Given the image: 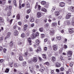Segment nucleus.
Segmentation results:
<instances>
[{
  "label": "nucleus",
  "instance_id": "obj_1",
  "mask_svg": "<svg viewBox=\"0 0 74 74\" xmlns=\"http://www.w3.org/2000/svg\"><path fill=\"white\" fill-rule=\"evenodd\" d=\"M72 53H73L72 51H69L68 52L67 55H68V56L69 57V58L71 57V56H72Z\"/></svg>",
  "mask_w": 74,
  "mask_h": 74
},
{
  "label": "nucleus",
  "instance_id": "obj_2",
  "mask_svg": "<svg viewBox=\"0 0 74 74\" xmlns=\"http://www.w3.org/2000/svg\"><path fill=\"white\" fill-rule=\"evenodd\" d=\"M11 34V32H9L7 34V36L5 37V40L8 38H9L10 36V35Z\"/></svg>",
  "mask_w": 74,
  "mask_h": 74
},
{
  "label": "nucleus",
  "instance_id": "obj_3",
  "mask_svg": "<svg viewBox=\"0 0 74 74\" xmlns=\"http://www.w3.org/2000/svg\"><path fill=\"white\" fill-rule=\"evenodd\" d=\"M69 31L71 34H72V33H74V29L73 28H69Z\"/></svg>",
  "mask_w": 74,
  "mask_h": 74
},
{
  "label": "nucleus",
  "instance_id": "obj_4",
  "mask_svg": "<svg viewBox=\"0 0 74 74\" xmlns=\"http://www.w3.org/2000/svg\"><path fill=\"white\" fill-rule=\"evenodd\" d=\"M71 16V13H68L66 16V18L67 19H69L70 17Z\"/></svg>",
  "mask_w": 74,
  "mask_h": 74
},
{
  "label": "nucleus",
  "instance_id": "obj_5",
  "mask_svg": "<svg viewBox=\"0 0 74 74\" xmlns=\"http://www.w3.org/2000/svg\"><path fill=\"white\" fill-rule=\"evenodd\" d=\"M53 50L54 51H57L58 49V47L57 46L54 45L53 46Z\"/></svg>",
  "mask_w": 74,
  "mask_h": 74
},
{
  "label": "nucleus",
  "instance_id": "obj_6",
  "mask_svg": "<svg viewBox=\"0 0 74 74\" xmlns=\"http://www.w3.org/2000/svg\"><path fill=\"white\" fill-rule=\"evenodd\" d=\"M64 23L66 25H70V22L69 21H66L64 22Z\"/></svg>",
  "mask_w": 74,
  "mask_h": 74
},
{
  "label": "nucleus",
  "instance_id": "obj_7",
  "mask_svg": "<svg viewBox=\"0 0 74 74\" xmlns=\"http://www.w3.org/2000/svg\"><path fill=\"white\" fill-rule=\"evenodd\" d=\"M59 14H60V13L58 11H56L54 13V15L56 16H58L59 15Z\"/></svg>",
  "mask_w": 74,
  "mask_h": 74
},
{
  "label": "nucleus",
  "instance_id": "obj_8",
  "mask_svg": "<svg viewBox=\"0 0 74 74\" xmlns=\"http://www.w3.org/2000/svg\"><path fill=\"white\" fill-rule=\"evenodd\" d=\"M27 41L29 43V45H31L32 44V40H31V38H29L27 39Z\"/></svg>",
  "mask_w": 74,
  "mask_h": 74
},
{
  "label": "nucleus",
  "instance_id": "obj_9",
  "mask_svg": "<svg viewBox=\"0 0 74 74\" xmlns=\"http://www.w3.org/2000/svg\"><path fill=\"white\" fill-rule=\"evenodd\" d=\"M27 26H28V25L27 24H25L23 26V30L24 31H25L27 29Z\"/></svg>",
  "mask_w": 74,
  "mask_h": 74
},
{
  "label": "nucleus",
  "instance_id": "obj_10",
  "mask_svg": "<svg viewBox=\"0 0 74 74\" xmlns=\"http://www.w3.org/2000/svg\"><path fill=\"white\" fill-rule=\"evenodd\" d=\"M64 5H65L64 3L62 2L60 3V7H63L64 6Z\"/></svg>",
  "mask_w": 74,
  "mask_h": 74
},
{
  "label": "nucleus",
  "instance_id": "obj_11",
  "mask_svg": "<svg viewBox=\"0 0 74 74\" xmlns=\"http://www.w3.org/2000/svg\"><path fill=\"white\" fill-rule=\"evenodd\" d=\"M70 10L72 12H74V7L72 6L70 7Z\"/></svg>",
  "mask_w": 74,
  "mask_h": 74
},
{
  "label": "nucleus",
  "instance_id": "obj_12",
  "mask_svg": "<svg viewBox=\"0 0 74 74\" xmlns=\"http://www.w3.org/2000/svg\"><path fill=\"white\" fill-rule=\"evenodd\" d=\"M18 32L17 31H15L14 32V35L16 36H18Z\"/></svg>",
  "mask_w": 74,
  "mask_h": 74
},
{
  "label": "nucleus",
  "instance_id": "obj_13",
  "mask_svg": "<svg viewBox=\"0 0 74 74\" xmlns=\"http://www.w3.org/2000/svg\"><path fill=\"white\" fill-rule=\"evenodd\" d=\"M13 4L15 5V7H17V3H16V0H14Z\"/></svg>",
  "mask_w": 74,
  "mask_h": 74
},
{
  "label": "nucleus",
  "instance_id": "obj_14",
  "mask_svg": "<svg viewBox=\"0 0 74 74\" xmlns=\"http://www.w3.org/2000/svg\"><path fill=\"white\" fill-rule=\"evenodd\" d=\"M61 66V65L60 64L58 63H57V64H56V67H60Z\"/></svg>",
  "mask_w": 74,
  "mask_h": 74
},
{
  "label": "nucleus",
  "instance_id": "obj_15",
  "mask_svg": "<svg viewBox=\"0 0 74 74\" xmlns=\"http://www.w3.org/2000/svg\"><path fill=\"white\" fill-rule=\"evenodd\" d=\"M41 16V14L40 12H38L37 14L38 18H40Z\"/></svg>",
  "mask_w": 74,
  "mask_h": 74
},
{
  "label": "nucleus",
  "instance_id": "obj_16",
  "mask_svg": "<svg viewBox=\"0 0 74 74\" xmlns=\"http://www.w3.org/2000/svg\"><path fill=\"white\" fill-rule=\"evenodd\" d=\"M57 23H52V26L54 27H55L57 26Z\"/></svg>",
  "mask_w": 74,
  "mask_h": 74
},
{
  "label": "nucleus",
  "instance_id": "obj_17",
  "mask_svg": "<svg viewBox=\"0 0 74 74\" xmlns=\"http://www.w3.org/2000/svg\"><path fill=\"white\" fill-rule=\"evenodd\" d=\"M34 21V18L33 17H31L30 18V21L31 22H33Z\"/></svg>",
  "mask_w": 74,
  "mask_h": 74
},
{
  "label": "nucleus",
  "instance_id": "obj_18",
  "mask_svg": "<svg viewBox=\"0 0 74 74\" xmlns=\"http://www.w3.org/2000/svg\"><path fill=\"white\" fill-rule=\"evenodd\" d=\"M13 42L11 41L10 42V43H9V45L10 47H12V46H13Z\"/></svg>",
  "mask_w": 74,
  "mask_h": 74
},
{
  "label": "nucleus",
  "instance_id": "obj_19",
  "mask_svg": "<svg viewBox=\"0 0 74 74\" xmlns=\"http://www.w3.org/2000/svg\"><path fill=\"white\" fill-rule=\"evenodd\" d=\"M4 22V20L2 17H0V22L2 23Z\"/></svg>",
  "mask_w": 74,
  "mask_h": 74
},
{
  "label": "nucleus",
  "instance_id": "obj_20",
  "mask_svg": "<svg viewBox=\"0 0 74 74\" xmlns=\"http://www.w3.org/2000/svg\"><path fill=\"white\" fill-rule=\"evenodd\" d=\"M11 15V11H9L8 12L7 14V16H10Z\"/></svg>",
  "mask_w": 74,
  "mask_h": 74
},
{
  "label": "nucleus",
  "instance_id": "obj_21",
  "mask_svg": "<svg viewBox=\"0 0 74 74\" xmlns=\"http://www.w3.org/2000/svg\"><path fill=\"white\" fill-rule=\"evenodd\" d=\"M37 58L36 57H34V59H33V61L34 62H37Z\"/></svg>",
  "mask_w": 74,
  "mask_h": 74
},
{
  "label": "nucleus",
  "instance_id": "obj_22",
  "mask_svg": "<svg viewBox=\"0 0 74 74\" xmlns=\"http://www.w3.org/2000/svg\"><path fill=\"white\" fill-rule=\"evenodd\" d=\"M19 60L20 61H22V60H23L22 56H19Z\"/></svg>",
  "mask_w": 74,
  "mask_h": 74
},
{
  "label": "nucleus",
  "instance_id": "obj_23",
  "mask_svg": "<svg viewBox=\"0 0 74 74\" xmlns=\"http://www.w3.org/2000/svg\"><path fill=\"white\" fill-rule=\"evenodd\" d=\"M16 18L17 19H20V15H19V14H17L16 17Z\"/></svg>",
  "mask_w": 74,
  "mask_h": 74
},
{
  "label": "nucleus",
  "instance_id": "obj_24",
  "mask_svg": "<svg viewBox=\"0 0 74 74\" xmlns=\"http://www.w3.org/2000/svg\"><path fill=\"white\" fill-rule=\"evenodd\" d=\"M41 4L42 5H45L46 4V2L44 1H42L41 2Z\"/></svg>",
  "mask_w": 74,
  "mask_h": 74
},
{
  "label": "nucleus",
  "instance_id": "obj_25",
  "mask_svg": "<svg viewBox=\"0 0 74 74\" xmlns=\"http://www.w3.org/2000/svg\"><path fill=\"white\" fill-rule=\"evenodd\" d=\"M32 36L34 38H36L37 37V34H32Z\"/></svg>",
  "mask_w": 74,
  "mask_h": 74
},
{
  "label": "nucleus",
  "instance_id": "obj_26",
  "mask_svg": "<svg viewBox=\"0 0 74 74\" xmlns=\"http://www.w3.org/2000/svg\"><path fill=\"white\" fill-rule=\"evenodd\" d=\"M39 30L41 32H42L44 31V29L43 28L40 27L39 29Z\"/></svg>",
  "mask_w": 74,
  "mask_h": 74
},
{
  "label": "nucleus",
  "instance_id": "obj_27",
  "mask_svg": "<svg viewBox=\"0 0 74 74\" xmlns=\"http://www.w3.org/2000/svg\"><path fill=\"white\" fill-rule=\"evenodd\" d=\"M41 10L42 11H44V12H47V10L45 8H42Z\"/></svg>",
  "mask_w": 74,
  "mask_h": 74
},
{
  "label": "nucleus",
  "instance_id": "obj_28",
  "mask_svg": "<svg viewBox=\"0 0 74 74\" xmlns=\"http://www.w3.org/2000/svg\"><path fill=\"white\" fill-rule=\"evenodd\" d=\"M38 51L39 52H41V48L40 47V46H39L38 48Z\"/></svg>",
  "mask_w": 74,
  "mask_h": 74
},
{
  "label": "nucleus",
  "instance_id": "obj_29",
  "mask_svg": "<svg viewBox=\"0 0 74 74\" xmlns=\"http://www.w3.org/2000/svg\"><path fill=\"white\" fill-rule=\"evenodd\" d=\"M14 66L15 67H18L19 66V64H18L15 63L14 64Z\"/></svg>",
  "mask_w": 74,
  "mask_h": 74
},
{
  "label": "nucleus",
  "instance_id": "obj_30",
  "mask_svg": "<svg viewBox=\"0 0 74 74\" xmlns=\"http://www.w3.org/2000/svg\"><path fill=\"white\" fill-rule=\"evenodd\" d=\"M52 61H55L56 58H55V57H52Z\"/></svg>",
  "mask_w": 74,
  "mask_h": 74
},
{
  "label": "nucleus",
  "instance_id": "obj_31",
  "mask_svg": "<svg viewBox=\"0 0 74 74\" xmlns=\"http://www.w3.org/2000/svg\"><path fill=\"white\" fill-rule=\"evenodd\" d=\"M21 36L22 37V38H24L25 37V34L24 33H23L21 35Z\"/></svg>",
  "mask_w": 74,
  "mask_h": 74
},
{
  "label": "nucleus",
  "instance_id": "obj_32",
  "mask_svg": "<svg viewBox=\"0 0 74 74\" xmlns=\"http://www.w3.org/2000/svg\"><path fill=\"white\" fill-rule=\"evenodd\" d=\"M45 65H47V66H48L49 65V63L48 62H47L44 63Z\"/></svg>",
  "mask_w": 74,
  "mask_h": 74
},
{
  "label": "nucleus",
  "instance_id": "obj_33",
  "mask_svg": "<svg viewBox=\"0 0 74 74\" xmlns=\"http://www.w3.org/2000/svg\"><path fill=\"white\" fill-rule=\"evenodd\" d=\"M9 69L7 68L5 71V73H8L9 72Z\"/></svg>",
  "mask_w": 74,
  "mask_h": 74
},
{
  "label": "nucleus",
  "instance_id": "obj_34",
  "mask_svg": "<svg viewBox=\"0 0 74 74\" xmlns=\"http://www.w3.org/2000/svg\"><path fill=\"white\" fill-rule=\"evenodd\" d=\"M8 9H9V6H7L5 9V10L7 11Z\"/></svg>",
  "mask_w": 74,
  "mask_h": 74
},
{
  "label": "nucleus",
  "instance_id": "obj_35",
  "mask_svg": "<svg viewBox=\"0 0 74 74\" xmlns=\"http://www.w3.org/2000/svg\"><path fill=\"white\" fill-rule=\"evenodd\" d=\"M57 39L58 40H61V37H56Z\"/></svg>",
  "mask_w": 74,
  "mask_h": 74
},
{
  "label": "nucleus",
  "instance_id": "obj_36",
  "mask_svg": "<svg viewBox=\"0 0 74 74\" xmlns=\"http://www.w3.org/2000/svg\"><path fill=\"white\" fill-rule=\"evenodd\" d=\"M21 3H22V0H19V4L20 5V8H21Z\"/></svg>",
  "mask_w": 74,
  "mask_h": 74
},
{
  "label": "nucleus",
  "instance_id": "obj_37",
  "mask_svg": "<svg viewBox=\"0 0 74 74\" xmlns=\"http://www.w3.org/2000/svg\"><path fill=\"white\" fill-rule=\"evenodd\" d=\"M44 51H47V47H44Z\"/></svg>",
  "mask_w": 74,
  "mask_h": 74
},
{
  "label": "nucleus",
  "instance_id": "obj_38",
  "mask_svg": "<svg viewBox=\"0 0 74 74\" xmlns=\"http://www.w3.org/2000/svg\"><path fill=\"white\" fill-rule=\"evenodd\" d=\"M27 8H29L30 7V4L29 3H28L27 4Z\"/></svg>",
  "mask_w": 74,
  "mask_h": 74
},
{
  "label": "nucleus",
  "instance_id": "obj_39",
  "mask_svg": "<svg viewBox=\"0 0 74 74\" xmlns=\"http://www.w3.org/2000/svg\"><path fill=\"white\" fill-rule=\"evenodd\" d=\"M29 68L30 70H33V67L32 66H31L30 67H29Z\"/></svg>",
  "mask_w": 74,
  "mask_h": 74
},
{
  "label": "nucleus",
  "instance_id": "obj_40",
  "mask_svg": "<svg viewBox=\"0 0 74 74\" xmlns=\"http://www.w3.org/2000/svg\"><path fill=\"white\" fill-rule=\"evenodd\" d=\"M30 11H31V10L30 9L27 10V14H29L30 12Z\"/></svg>",
  "mask_w": 74,
  "mask_h": 74
},
{
  "label": "nucleus",
  "instance_id": "obj_41",
  "mask_svg": "<svg viewBox=\"0 0 74 74\" xmlns=\"http://www.w3.org/2000/svg\"><path fill=\"white\" fill-rule=\"evenodd\" d=\"M38 10H41V6L40 5H38Z\"/></svg>",
  "mask_w": 74,
  "mask_h": 74
},
{
  "label": "nucleus",
  "instance_id": "obj_42",
  "mask_svg": "<svg viewBox=\"0 0 74 74\" xmlns=\"http://www.w3.org/2000/svg\"><path fill=\"white\" fill-rule=\"evenodd\" d=\"M62 16H60L58 17V19H62Z\"/></svg>",
  "mask_w": 74,
  "mask_h": 74
},
{
  "label": "nucleus",
  "instance_id": "obj_43",
  "mask_svg": "<svg viewBox=\"0 0 74 74\" xmlns=\"http://www.w3.org/2000/svg\"><path fill=\"white\" fill-rule=\"evenodd\" d=\"M45 37V35H44V34H41V38H44Z\"/></svg>",
  "mask_w": 74,
  "mask_h": 74
},
{
  "label": "nucleus",
  "instance_id": "obj_44",
  "mask_svg": "<svg viewBox=\"0 0 74 74\" xmlns=\"http://www.w3.org/2000/svg\"><path fill=\"white\" fill-rule=\"evenodd\" d=\"M38 58L39 60V61H40V62H41V61H42V59H41V58H40V57H38Z\"/></svg>",
  "mask_w": 74,
  "mask_h": 74
},
{
  "label": "nucleus",
  "instance_id": "obj_45",
  "mask_svg": "<svg viewBox=\"0 0 74 74\" xmlns=\"http://www.w3.org/2000/svg\"><path fill=\"white\" fill-rule=\"evenodd\" d=\"M12 64H13L12 62H11L9 64L10 66V67H12Z\"/></svg>",
  "mask_w": 74,
  "mask_h": 74
},
{
  "label": "nucleus",
  "instance_id": "obj_46",
  "mask_svg": "<svg viewBox=\"0 0 74 74\" xmlns=\"http://www.w3.org/2000/svg\"><path fill=\"white\" fill-rule=\"evenodd\" d=\"M3 37H1L0 38V41H3Z\"/></svg>",
  "mask_w": 74,
  "mask_h": 74
},
{
  "label": "nucleus",
  "instance_id": "obj_47",
  "mask_svg": "<svg viewBox=\"0 0 74 74\" xmlns=\"http://www.w3.org/2000/svg\"><path fill=\"white\" fill-rule=\"evenodd\" d=\"M18 23L19 25H20V26H21V25H22V22H18Z\"/></svg>",
  "mask_w": 74,
  "mask_h": 74
},
{
  "label": "nucleus",
  "instance_id": "obj_48",
  "mask_svg": "<svg viewBox=\"0 0 74 74\" xmlns=\"http://www.w3.org/2000/svg\"><path fill=\"white\" fill-rule=\"evenodd\" d=\"M26 64V62H23V66H25Z\"/></svg>",
  "mask_w": 74,
  "mask_h": 74
},
{
  "label": "nucleus",
  "instance_id": "obj_49",
  "mask_svg": "<svg viewBox=\"0 0 74 74\" xmlns=\"http://www.w3.org/2000/svg\"><path fill=\"white\" fill-rule=\"evenodd\" d=\"M9 9H10V10L12 9V6L10 5L9 6Z\"/></svg>",
  "mask_w": 74,
  "mask_h": 74
},
{
  "label": "nucleus",
  "instance_id": "obj_50",
  "mask_svg": "<svg viewBox=\"0 0 74 74\" xmlns=\"http://www.w3.org/2000/svg\"><path fill=\"white\" fill-rule=\"evenodd\" d=\"M73 63H70V66L71 67H72V66H73Z\"/></svg>",
  "mask_w": 74,
  "mask_h": 74
},
{
  "label": "nucleus",
  "instance_id": "obj_51",
  "mask_svg": "<svg viewBox=\"0 0 74 74\" xmlns=\"http://www.w3.org/2000/svg\"><path fill=\"white\" fill-rule=\"evenodd\" d=\"M37 2H36L35 6V9H36V8H37Z\"/></svg>",
  "mask_w": 74,
  "mask_h": 74
},
{
  "label": "nucleus",
  "instance_id": "obj_52",
  "mask_svg": "<svg viewBox=\"0 0 74 74\" xmlns=\"http://www.w3.org/2000/svg\"><path fill=\"white\" fill-rule=\"evenodd\" d=\"M34 23H32L31 24V26L32 27H34Z\"/></svg>",
  "mask_w": 74,
  "mask_h": 74
},
{
  "label": "nucleus",
  "instance_id": "obj_53",
  "mask_svg": "<svg viewBox=\"0 0 74 74\" xmlns=\"http://www.w3.org/2000/svg\"><path fill=\"white\" fill-rule=\"evenodd\" d=\"M12 21H13V20L12 19H11L10 21V25H11V23H12Z\"/></svg>",
  "mask_w": 74,
  "mask_h": 74
},
{
  "label": "nucleus",
  "instance_id": "obj_54",
  "mask_svg": "<svg viewBox=\"0 0 74 74\" xmlns=\"http://www.w3.org/2000/svg\"><path fill=\"white\" fill-rule=\"evenodd\" d=\"M56 72H57V73H59V70L58 69H56Z\"/></svg>",
  "mask_w": 74,
  "mask_h": 74
},
{
  "label": "nucleus",
  "instance_id": "obj_55",
  "mask_svg": "<svg viewBox=\"0 0 74 74\" xmlns=\"http://www.w3.org/2000/svg\"><path fill=\"white\" fill-rule=\"evenodd\" d=\"M5 51H6V49H3V52L4 53H5Z\"/></svg>",
  "mask_w": 74,
  "mask_h": 74
},
{
  "label": "nucleus",
  "instance_id": "obj_56",
  "mask_svg": "<svg viewBox=\"0 0 74 74\" xmlns=\"http://www.w3.org/2000/svg\"><path fill=\"white\" fill-rule=\"evenodd\" d=\"M3 50V47H0V51H1Z\"/></svg>",
  "mask_w": 74,
  "mask_h": 74
},
{
  "label": "nucleus",
  "instance_id": "obj_57",
  "mask_svg": "<svg viewBox=\"0 0 74 74\" xmlns=\"http://www.w3.org/2000/svg\"><path fill=\"white\" fill-rule=\"evenodd\" d=\"M64 48H65V49H66V48H67V46L66 45H64Z\"/></svg>",
  "mask_w": 74,
  "mask_h": 74
},
{
  "label": "nucleus",
  "instance_id": "obj_58",
  "mask_svg": "<svg viewBox=\"0 0 74 74\" xmlns=\"http://www.w3.org/2000/svg\"><path fill=\"white\" fill-rule=\"evenodd\" d=\"M3 61H4V60H3V59H1L0 60V62L1 63H2L3 62Z\"/></svg>",
  "mask_w": 74,
  "mask_h": 74
},
{
  "label": "nucleus",
  "instance_id": "obj_59",
  "mask_svg": "<svg viewBox=\"0 0 74 74\" xmlns=\"http://www.w3.org/2000/svg\"><path fill=\"white\" fill-rule=\"evenodd\" d=\"M29 51H33V49H32V48L30 47L29 48Z\"/></svg>",
  "mask_w": 74,
  "mask_h": 74
},
{
  "label": "nucleus",
  "instance_id": "obj_60",
  "mask_svg": "<svg viewBox=\"0 0 74 74\" xmlns=\"http://www.w3.org/2000/svg\"><path fill=\"white\" fill-rule=\"evenodd\" d=\"M51 33H52V34H53L54 33V31L53 30H51L50 32Z\"/></svg>",
  "mask_w": 74,
  "mask_h": 74
},
{
  "label": "nucleus",
  "instance_id": "obj_61",
  "mask_svg": "<svg viewBox=\"0 0 74 74\" xmlns=\"http://www.w3.org/2000/svg\"><path fill=\"white\" fill-rule=\"evenodd\" d=\"M60 70L61 71H63V70H64V68H60Z\"/></svg>",
  "mask_w": 74,
  "mask_h": 74
},
{
  "label": "nucleus",
  "instance_id": "obj_62",
  "mask_svg": "<svg viewBox=\"0 0 74 74\" xmlns=\"http://www.w3.org/2000/svg\"><path fill=\"white\" fill-rule=\"evenodd\" d=\"M16 27H17V26L16 25H15L14 26V29H16Z\"/></svg>",
  "mask_w": 74,
  "mask_h": 74
},
{
  "label": "nucleus",
  "instance_id": "obj_63",
  "mask_svg": "<svg viewBox=\"0 0 74 74\" xmlns=\"http://www.w3.org/2000/svg\"><path fill=\"white\" fill-rule=\"evenodd\" d=\"M26 18L27 19H28V18H29V15H26Z\"/></svg>",
  "mask_w": 74,
  "mask_h": 74
},
{
  "label": "nucleus",
  "instance_id": "obj_64",
  "mask_svg": "<svg viewBox=\"0 0 74 74\" xmlns=\"http://www.w3.org/2000/svg\"><path fill=\"white\" fill-rule=\"evenodd\" d=\"M51 74H54V72L53 71H51Z\"/></svg>",
  "mask_w": 74,
  "mask_h": 74
}]
</instances>
